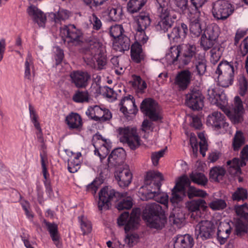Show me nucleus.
Returning <instances> with one entry per match:
<instances>
[{"label": "nucleus", "mask_w": 248, "mask_h": 248, "mask_svg": "<svg viewBox=\"0 0 248 248\" xmlns=\"http://www.w3.org/2000/svg\"><path fill=\"white\" fill-rule=\"evenodd\" d=\"M93 144L95 148L94 154L99 157L105 169L115 167L123 163L125 151L122 148L113 150L108 159L104 161L111 148V142L109 140L104 138L100 134H96L93 138Z\"/></svg>", "instance_id": "f257e3e1"}, {"label": "nucleus", "mask_w": 248, "mask_h": 248, "mask_svg": "<svg viewBox=\"0 0 248 248\" xmlns=\"http://www.w3.org/2000/svg\"><path fill=\"white\" fill-rule=\"evenodd\" d=\"M162 180V175L159 171H148L145 179V186H142L139 192L140 199L143 201L154 199L167 208L169 201L168 195L160 191L161 182Z\"/></svg>", "instance_id": "f03ea898"}, {"label": "nucleus", "mask_w": 248, "mask_h": 248, "mask_svg": "<svg viewBox=\"0 0 248 248\" xmlns=\"http://www.w3.org/2000/svg\"><path fill=\"white\" fill-rule=\"evenodd\" d=\"M87 47L83 59L88 64L92 65L96 61L99 69H103L107 63L104 46L94 35L86 38Z\"/></svg>", "instance_id": "7ed1b4c3"}, {"label": "nucleus", "mask_w": 248, "mask_h": 248, "mask_svg": "<svg viewBox=\"0 0 248 248\" xmlns=\"http://www.w3.org/2000/svg\"><path fill=\"white\" fill-rule=\"evenodd\" d=\"M140 210L134 209L129 216L128 212L122 213L117 219V223L120 226L124 225V230L126 232L124 241L125 244L129 247H132L137 244L140 240L139 234L136 232H129L130 230L138 227L140 220Z\"/></svg>", "instance_id": "20e7f679"}, {"label": "nucleus", "mask_w": 248, "mask_h": 248, "mask_svg": "<svg viewBox=\"0 0 248 248\" xmlns=\"http://www.w3.org/2000/svg\"><path fill=\"white\" fill-rule=\"evenodd\" d=\"M155 1L159 19L156 28L165 32L173 26L177 16L168 8L167 0H155Z\"/></svg>", "instance_id": "39448f33"}, {"label": "nucleus", "mask_w": 248, "mask_h": 248, "mask_svg": "<svg viewBox=\"0 0 248 248\" xmlns=\"http://www.w3.org/2000/svg\"><path fill=\"white\" fill-rule=\"evenodd\" d=\"M194 7V16L192 17L190 24V32L196 36H198L202 32V7L206 0H190Z\"/></svg>", "instance_id": "423d86ee"}, {"label": "nucleus", "mask_w": 248, "mask_h": 248, "mask_svg": "<svg viewBox=\"0 0 248 248\" xmlns=\"http://www.w3.org/2000/svg\"><path fill=\"white\" fill-rule=\"evenodd\" d=\"M233 5L227 1L218 0L213 3L212 13L217 20H225L232 14Z\"/></svg>", "instance_id": "0eeeda50"}, {"label": "nucleus", "mask_w": 248, "mask_h": 248, "mask_svg": "<svg viewBox=\"0 0 248 248\" xmlns=\"http://www.w3.org/2000/svg\"><path fill=\"white\" fill-rule=\"evenodd\" d=\"M119 138L121 142L127 143L132 150L138 148L140 144L137 130L135 128L126 127L119 129Z\"/></svg>", "instance_id": "6e6552de"}, {"label": "nucleus", "mask_w": 248, "mask_h": 248, "mask_svg": "<svg viewBox=\"0 0 248 248\" xmlns=\"http://www.w3.org/2000/svg\"><path fill=\"white\" fill-rule=\"evenodd\" d=\"M241 161L238 158H234L227 162L229 172L232 175H239L241 173V167L246 165L248 161V145L244 147L240 153Z\"/></svg>", "instance_id": "1a4fd4ad"}, {"label": "nucleus", "mask_w": 248, "mask_h": 248, "mask_svg": "<svg viewBox=\"0 0 248 248\" xmlns=\"http://www.w3.org/2000/svg\"><path fill=\"white\" fill-rule=\"evenodd\" d=\"M216 226L211 221L204 220L199 222L195 227L197 238L205 240L212 238L215 234Z\"/></svg>", "instance_id": "9d476101"}, {"label": "nucleus", "mask_w": 248, "mask_h": 248, "mask_svg": "<svg viewBox=\"0 0 248 248\" xmlns=\"http://www.w3.org/2000/svg\"><path fill=\"white\" fill-rule=\"evenodd\" d=\"M207 98L213 105L223 109L227 104L226 94L217 86L212 85L207 91Z\"/></svg>", "instance_id": "9b49d317"}, {"label": "nucleus", "mask_w": 248, "mask_h": 248, "mask_svg": "<svg viewBox=\"0 0 248 248\" xmlns=\"http://www.w3.org/2000/svg\"><path fill=\"white\" fill-rule=\"evenodd\" d=\"M206 124L209 126L223 133L229 128V124L226 122L225 117L218 111H215L207 117Z\"/></svg>", "instance_id": "f8f14e48"}, {"label": "nucleus", "mask_w": 248, "mask_h": 248, "mask_svg": "<svg viewBox=\"0 0 248 248\" xmlns=\"http://www.w3.org/2000/svg\"><path fill=\"white\" fill-rule=\"evenodd\" d=\"M218 37V28L209 27L201 38V46L203 49L206 50L216 46L219 45L217 43Z\"/></svg>", "instance_id": "ddd939ff"}, {"label": "nucleus", "mask_w": 248, "mask_h": 248, "mask_svg": "<svg viewBox=\"0 0 248 248\" xmlns=\"http://www.w3.org/2000/svg\"><path fill=\"white\" fill-rule=\"evenodd\" d=\"M140 110L153 121H157L161 118L157 104L152 99L147 98L143 100Z\"/></svg>", "instance_id": "4468645a"}, {"label": "nucleus", "mask_w": 248, "mask_h": 248, "mask_svg": "<svg viewBox=\"0 0 248 248\" xmlns=\"http://www.w3.org/2000/svg\"><path fill=\"white\" fill-rule=\"evenodd\" d=\"M86 114L95 121L104 122L112 118V114L108 109L102 108L97 105L89 107L86 111Z\"/></svg>", "instance_id": "2eb2a0df"}, {"label": "nucleus", "mask_w": 248, "mask_h": 248, "mask_svg": "<svg viewBox=\"0 0 248 248\" xmlns=\"http://www.w3.org/2000/svg\"><path fill=\"white\" fill-rule=\"evenodd\" d=\"M119 195L120 194L116 192L114 189L108 186L102 188L99 193V200L98 202V207L100 210L108 209L110 206V202L113 198Z\"/></svg>", "instance_id": "dca6fc26"}, {"label": "nucleus", "mask_w": 248, "mask_h": 248, "mask_svg": "<svg viewBox=\"0 0 248 248\" xmlns=\"http://www.w3.org/2000/svg\"><path fill=\"white\" fill-rule=\"evenodd\" d=\"M81 32L74 25L64 26L60 29V35L64 42L77 43L80 40Z\"/></svg>", "instance_id": "f3484780"}, {"label": "nucleus", "mask_w": 248, "mask_h": 248, "mask_svg": "<svg viewBox=\"0 0 248 248\" xmlns=\"http://www.w3.org/2000/svg\"><path fill=\"white\" fill-rule=\"evenodd\" d=\"M192 73L188 70H184L176 75L174 84L180 91L186 90L190 83Z\"/></svg>", "instance_id": "a211bd4d"}, {"label": "nucleus", "mask_w": 248, "mask_h": 248, "mask_svg": "<svg viewBox=\"0 0 248 248\" xmlns=\"http://www.w3.org/2000/svg\"><path fill=\"white\" fill-rule=\"evenodd\" d=\"M186 104L193 110L202 109L203 105V97L201 93L197 91H192L186 96Z\"/></svg>", "instance_id": "6ab92c4d"}, {"label": "nucleus", "mask_w": 248, "mask_h": 248, "mask_svg": "<svg viewBox=\"0 0 248 248\" xmlns=\"http://www.w3.org/2000/svg\"><path fill=\"white\" fill-rule=\"evenodd\" d=\"M181 54L180 57V65L188 64L196 53V46L193 44H188L180 46Z\"/></svg>", "instance_id": "aec40b11"}, {"label": "nucleus", "mask_w": 248, "mask_h": 248, "mask_svg": "<svg viewBox=\"0 0 248 248\" xmlns=\"http://www.w3.org/2000/svg\"><path fill=\"white\" fill-rule=\"evenodd\" d=\"M120 105L121 106L120 111L125 115L127 114L135 115L138 112V109L132 95H129L124 97L122 100Z\"/></svg>", "instance_id": "412c9836"}, {"label": "nucleus", "mask_w": 248, "mask_h": 248, "mask_svg": "<svg viewBox=\"0 0 248 248\" xmlns=\"http://www.w3.org/2000/svg\"><path fill=\"white\" fill-rule=\"evenodd\" d=\"M65 152L69 158L68 161V170L71 173H75L80 168V157L81 156V154L80 152L74 153L68 150Z\"/></svg>", "instance_id": "4be33fe9"}, {"label": "nucleus", "mask_w": 248, "mask_h": 248, "mask_svg": "<svg viewBox=\"0 0 248 248\" xmlns=\"http://www.w3.org/2000/svg\"><path fill=\"white\" fill-rule=\"evenodd\" d=\"M194 244L193 238L188 234L177 235L174 238L173 248H192Z\"/></svg>", "instance_id": "5701e85b"}, {"label": "nucleus", "mask_w": 248, "mask_h": 248, "mask_svg": "<svg viewBox=\"0 0 248 248\" xmlns=\"http://www.w3.org/2000/svg\"><path fill=\"white\" fill-rule=\"evenodd\" d=\"M72 82L78 88H85L88 85V81L90 78L87 72L76 71L70 75Z\"/></svg>", "instance_id": "b1692460"}, {"label": "nucleus", "mask_w": 248, "mask_h": 248, "mask_svg": "<svg viewBox=\"0 0 248 248\" xmlns=\"http://www.w3.org/2000/svg\"><path fill=\"white\" fill-rule=\"evenodd\" d=\"M27 12L30 16L36 22L40 27H44L45 26L46 16L37 7L31 5L27 9Z\"/></svg>", "instance_id": "393cba45"}, {"label": "nucleus", "mask_w": 248, "mask_h": 248, "mask_svg": "<svg viewBox=\"0 0 248 248\" xmlns=\"http://www.w3.org/2000/svg\"><path fill=\"white\" fill-rule=\"evenodd\" d=\"M187 31V26L182 23L180 26L173 28L171 32L168 34V37L170 41L178 42L185 38Z\"/></svg>", "instance_id": "a878e982"}, {"label": "nucleus", "mask_w": 248, "mask_h": 248, "mask_svg": "<svg viewBox=\"0 0 248 248\" xmlns=\"http://www.w3.org/2000/svg\"><path fill=\"white\" fill-rule=\"evenodd\" d=\"M43 223L49 233L50 236L57 247L60 248L61 244L60 242V236L58 231V225L55 223H50L46 219L43 220Z\"/></svg>", "instance_id": "bb28decb"}, {"label": "nucleus", "mask_w": 248, "mask_h": 248, "mask_svg": "<svg viewBox=\"0 0 248 248\" xmlns=\"http://www.w3.org/2000/svg\"><path fill=\"white\" fill-rule=\"evenodd\" d=\"M148 225L152 228L161 229L167 222V218L164 214L149 216L147 219Z\"/></svg>", "instance_id": "cd10ccee"}, {"label": "nucleus", "mask_w": 248, "mask_h": 248, "mask_svg": "<svg viewBox=\"0 0 248 248\" xmlns=\"http://www.w3.org/2000/svg\"><path fill=\"white\" fill-rule=\"evenodd\" d=\"M115 178L121 187H125L131 183L132 176L129 169H124L122 170L116 172Z\"/></svg>", "instance_id": "c85d7f7f"}, {"label": "nucleus", "mask_w": 248, "mask_h": 248, "mask_svg": "<svg viewBox=\"0 0 248 248\" xmlns=\"http://www.w3.org/2000/svg\"><path fill=\"white\" fill-rule=\"evenodd\" d=\"M231 232V228L228 222H222L218 227L217 238L221 244H224Z\"/></svg>", "instance_id": "c756f323"}, {"label": "nucleus", "mask_w": 248, "mask_h": 248, "mask_svg": "<svg viewBox=\"0 0 248 248\" xmlns=\"http://www.w3.org/2000/svg\"><path fill=\"white\" fill-rule=\"evenodd\" d=\"M130 46L129 38L125 35L118 37L113 41V48L117 51L123 52L129 49Z\"/></svg>", "instance_id": "7c9ffc66"}, {"label": "nucleus", "mask_w": 248, "mask_h": 248, "mask_svg": "<svg viewBox=\"0 0 248 248\" xmlns=\"http://www.w3.org/2000/svg\"><path fill=\"white\" fill-rule=\"evenodd\" d=\"M180 53H181L180 45L171 47L166 56L168 63L180 64Z\"/></svg>", "instance_id": "2f4dec72"}, {"label": "nucleus", "mask_w": 248, "mask_h": 248, "mask_svg": "<svg viewBox=\"0 0 248 248\" xmlns=\"http://www.w3.org/2000/svg\"><path fill=\"white\" fill-rule=\"evenodd\" d=\"M65 122L70 129H79L82 126V119L77 113H71L65 118Z\"/></svg>", "instance_id": "473e14b6"}, {"label": "nucleus", "mask_w": 248, "mask_h": 248, "mask_svg": "<svg viewBox=\"0 0 248 248\" xmlns=\"http://www.w3.org/2000/svg\"><path fill=\"white\" fill-rule=\"evenodd\" d=\"M216 73L217 75H234V69L232 62L222 61L219 63Z\"/></svg>", "instance_id": "72a5a7b5"}, {"label": "nucleus", "mask_w": 248, "mask_h": 248, "mask_svg": "<svg viewBox=\"0 0 248 248\" xmlns=\"http://www.w3.org/2000/svg\"><path fill=\"white\" fill-rule=\"evenodd\" d=\"M234 101L233 110L234 115L232 119L234 123H238L242 121V114L243 112L244 108L242 101L239 96H235Z\"/></svg>", "instance_id": "f704fd0d"}, {"label": "nucleus", "mask_w": 248, "mask_h": 248, "mask_svg": "<svg viewBox=\"0 0 248 248\" xmlns=\"http://www.w3.org/2000/svg\"><path fill=\"white\" fill-rule=\"evenodd\" d=\"M108 12L109 19L113 21H119L123 16V9L119 5H115L113 7L108 8Z\"/></svg>", "instance_id": "c9c22d12"}, {"label": "nucleus", "mask_w": 248, "mask_h": 248, "mask_svg": "<svg viewBox=\"0 0 248 248\" xmlns=\"http://www.w3.org/2000/svg\"><path fill=\"white\" fill-rule=\"evenodd\" d=\"M186 207L191 212L199 211L200 208L204 210L207 208L205 200L201 199L187 202Z\"/></svg>", "instance_id": "e433bc0d"}, {"label": "nucleus", "mask_w": 248, "mask_h": 248, "mask_svg": "<svg viewBox=\"0 0 248 248\" xmlns=\"http://www.w3.org/2000/svg\"><path fill=\"white\" fill-rule=\"evenodd\" d=\"M131 57L137 63L140 62L144 59V53L141 46L138 42H135L131 46Z\"/></svg>", "instance_id": "4c0bfd02"}, {"label": "nucleus", "mask_w": 248, "mask_h": 248, "mask_svg": "<svg viewBox=\"0 0 248 248\" xmlns=\"http://www.w3.org/2000/svg\"><path fill=\"white\" fill-rule=\"evenodd\" d=\"M151 24V19L148 14L142 13L137 17V26L136 29L146 30Z\"/></svg>", "instance_id": "58836bf2"}, {"label": "nucleus", "mask_w": 248, "mask_h": 248, "mask_svg": "<svg viewBox=\"0 0 248 248\" xmlns=\"http://www.w3.org/2000/svg\"><path fill=\"white\" fill-rule=\"evenodd\" d=\"M185 196L184 191L181 186L177 185L174 186L172 190V197L170 198L171 202L174 204L180 202Z\"/></svg>", "instance_id": "ea45409f"}, {"label": "nucleus", "mask_w": 248, "mask_h": 248, "mask_svg": "<svg viewBox=\"0 0 248 248\" xmlns=\"http://www.w3.org/2000/svg\"><path fill=\"white\" fill-rule=\"evenodd\" d=\"M146 1L147 0H130L127 3L128 12L131 14L138 12Z\"/></svg>", "instance_id": "a19ab883"}, {"label": "nucleus", "mask_w": 248, "mask_h": 248, "mask_svg": "<svg viewBox=\"0 0 248 248\" xmlns=\"http://www.w3.org/2000/svg\"><path fill=\"white\" fill-rule=\"evenodd\" d=\"M80 227L83 235L88 234L92 230V225L91 221L84 216L78 217Z\"/></svg>", "instance_id": "79ce46f5"}, {"label": "nucleus", "mask_w": 248, "mask_h": 248, "mask_svg": "<svg viewBox=\"0 0 248 248\" xmlns=\"http://www.w3.org/2000/svg\"><path fill=\"white\" fill-rule=\"evenodd\" d=\"M121 196L123 199L120 201L117 205V208L119 210L129 209L133 205V200L130 196H126V193H122Z\"/></svg>", "instance_id": "37998d69"}, {"label": "nucleus", "mask_w": 248, "mask_h": 248, "mask_svg": "<svg viewBox=\"0 0 248 248\" xmlns=\"http://www.w3.org/2000/svg\"><path fill=\"white\" fill-rule=\"evenodd\" d=\"M225 169L221 167L212 168L210 171V177L213 181L219 182L221 180L225 174Z\"/></svg>", "instance_id": "c03bdc74"}, {"label": "nucleus", "mask_w": 248, "mask_h": 248, "mask_svg": "<svg viewBox=\"0 0 248 248\" xmlns=\"http://www.w3.org/2000/svg\"><path fill=\"white\" fill-rule=\"evenodd\" d=\"M33 68V62L31 54L28 53L25 62L24 77L25 78L31 80V70Z\"/></svg>", "instance_id": "a18cd8bd"}, {"label": "nucleus", "mask_w": 248, "mask_h": 248, "mask_svg": "<svg viewBox=\"0 0 248 248\" xmlns=\"http://www.w3.org/2000/svg\"><path fill=\"white\" fill-rule=\"evenodd\" d=\"M245 139L243 133L240 130H237L234 134L232 145L235 151L238 150L240 147L244 144Z\"/></svg>", "instance_id": "49530a36"}, {"label": "nucleus", "mask_w": 248, "mask_h": 248, "mask_svg": "<svg viewBox=\"0 0 248 248\" xmlns=\"http://www.w3.org/2000/svg\"><path fill=\"white\" fill-rule=\"evenodd\" d=\"M190 178L194 183L202 186L205 185L208 181L207 178L203 173L197 172H192L190 175Z\"/></svg>", "instance_id": "de8ad7c7"}, {"label": "nucleus", "mask_w": 248, "mask_h": 248, "mask_svg": "<svg viewBox=\"0 0 248 248\" xmlns=\"http://www.w3.org/2000/svg\"><path fill=\"white\" fill-rule=\"evenodd\" d=\"M70 12L63 9H60L57 13L52 14L56 23H59L62 21L67 19L70 16Z\"/></svg>", "instance_id": "09e8293b"}, {"label": "nucleus", "mask_w": 248, "mask_h": 248, "mask_svg": "<svg viewBox=\"0 0 248 248\" xmlns=\"http://www.w3.org/2000/svg\"><path fill=\"white\" fill-rule=\"evenodd\" d=\"M209 207L214 211L221 210L227 206V203L225 200L221 199H215L209 204Z\"/></svg>", "instance_id": "8fccbe9b"}, {"label": "nucleus", "mask_w": 248, "mask_h": 248, "mask_svg": "<svg viewBox=\"0 0 248 248\" xmlns=\"http://www.w3.org/2000/svg\"><path fill=\"white\" fill-rule=\"evenodd\" d=\"M234 75H218V82L220 86L228 87L232 84Z\"/></svg>", "instance_id": "3c124183"}, {"label": "nucleus", "mask_w": 248, "mask_h": 248, "mask_svg": "<svg viewBox=\"0 0 248 248\" xmlns=\"http://www.w3.org/2000/svg\"><path fill=\"white\" fill-rule=\"evenodd\" d=\"M170 220L177 227L180 228L185 220L184 215L181 211L178 212L176 214H171L170 216Z\"/></svg>", "instance_id": "603ef678"}, {"label": "nucleus", "mask_w": 248, "mask_h": 248, "mask_svg": "<svg viewBox=\"0 0 248 248\" xmlns=\"http://www.w3.org/2000/svg\"><path fill=\"white\" fill-rule=\"evenodd\" d=\"M29 109L30 112V117L31 122L33 123L34 126L39 131L41 132V128L40 124L38 121V116L35 111L33 106L31 104L29 106Z\"/></svg>", "instance_id": "864d4df0"}, {"label": "nucleus", "mask_w": 248, "mask_h": 248, "mask_svg": "<svg viewBox=\"0 0 248 248\" xmlns=\"http://www.w3.org/2000/svg\"><path fill=\"white\" fill-rule=\"evenodd\" d=\"M210 61L213 64H216L220 59L222 55V50L219 45L216 46L211 50Z\"/></svg>", "instance_id": "5fc2aeb1"}, {"label": "nucleus", "mask_w": 248, "mask_h": 248, "mask_svg": "<svg viewBox=\"0 0 248 248\" xmlns=\"http://www.w3.org/2000/svg\"><path fill=\"white\" fill-rule=\"evenodd\" d=\"M89 99V95L86 91H78L73 96V100L77 103L88 102Z\"/></svg>", "instance_id": "6e6d98bb"}, {"label": "nucleus", "mask_w": 248, "mask_h": 248, "mask_svg": "<svg viewBox=\"0 0 248 248\" xmlns=\"http://www.w3.org/2000/svg\"><path fill=\"white\" fill-rule=\"evenodd\" d=\"M207 195V193L203 190L195 188L193 186H189L187 191V195L189 199L195 197H204Z\"/></svg>", "instance_id": "4d7b16f0"}, {"label": "nucleus", "mask_w": 248, "mask_h": 248, "mask_svg": "<svg viewBox=\"0 0 248 248\" xmlns=\"http://www.w3.org/2000/svg\"><path fill=\"white\" fill-rule=\"evenodd\" d=\"M247 190L242 187H238L232 195V198L234 201H244L247 198Z\"/></svg>", "instance_id": "13d9d810"}, {"label": "nucleus", "mask_w": 248, "mask_h": 248, "mask_svg": "<svg viewBox=\"0 0 248 248\" xmlns=\"http://www.w3.org/2000/svg\"><path fill=\"white\" fill-rule=\"evenodd\" d=\"M132 83L134 88L140 91L144 90L147 87L145 81L142 80L140 76L133 75Z\"/></svg>", "instance_id": "bf43d9fd"}, {"label": "nucleus", "mask_w": 248, "mask_h": 248, "mask_svg": "<svg viewBox=\"0 0 248 248\" xmlns=\"http://www.w3.org/2000/svg\"><path fill=\"white\" fill-rule=\"evenodd\" d=\"M124 29L121 25H115L111 26L110 28L109 33L113 38L114 40L120 37L124 34L123 33L124 32Z\"/></svg>", "instance_id": "052dcab7"}, {"label": "nucleus", "mask_w": 248, "mask_h": 248, "mask_svg": "<svg viewBox=\"0 0 248 248\" xmlns=\"http://www.w3.org/2000/svg\"><path fill=\"white\" fill-rule=\"evenodd\" d=\"M195 66L197 74L199 75H203L206 70L205 59L203 57H202L201 59L197 60L195 62Z\"/></svg>", "instance_id": "680f3d73"}, {"label": "nucleus", "mask_w": 248, "mask_h": 248, "mask_svg": "<svg viewBox=\"0 0 248 248\" xmlns=\"http://www.w3.org/2000/svg\"><path fill=\"white\" fill-rule=\"evenodd\" d=\"M147 210L149 211V216L164 214L162 207L159 204L155 202L149 204L147 207Z\"/></svg>", "instance_id": "e2e57ef3"}, {"label": "nucleus", "mask_w": 248, "mask_h": 248, "mask_svg": "<svg viewBox=\"0 0 248 248\" xmlns=\"http://www.w3.org/2000/svg\"><path fill=\"white\" fill-rule=\"evenodd\" d=\"M136 33L135 34V39L137 41L143 44L146 43L148 41L149 38L146 34V30H140L136 29Z\"/></svg>", "instance_id": "0e129e2a"}, {"label": "nucleus", "mask_w": 248, "mask_h": 248, "mask_svg": "<svg viewBox=\"0 0 248 248\" xmlns=\"http://www.w3.org/2000/svg\"><path fill=\"white\" fill-rule=\"evenodd\" d=\"M238 83L239 86V94L241 96H244L248 90V82L246 78L243 76L239 78Z\"/></svg>", "instance_id": "69168bd1"}, {"label": "nucleus", "mask_w": 248, "mask_h": 248, "mask_svg": "<svg viewBox=\"0 0 248 248\" xmlns=\"http://www.w3.org/2000/svg\"><path fill=\"white\" fill-rule=\"evenodd\" d=\"M235 210L238 216L245 218H248V207L247 204L235 206Z\"/></svg>", "instance_id": "338daca9"}, {"label": "nucleus", "mask_w": 248, "mask_h": 248, "mask_svg": "<svg viewBox=\"0 0 248 248\" xmlns=\"http://www.w3.org/2000/svg\"><path fill=\"white\" fill-rule=\"evenodd\" d=\"M165 152V149L161 150L158 152H153L151 154V158L154 166H156L158 164L159 159L163 157Z\"/></svg>", "instance_id": "774afa93"}]
</instances>
